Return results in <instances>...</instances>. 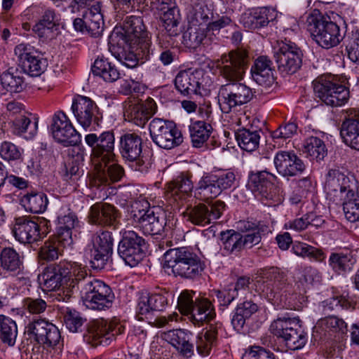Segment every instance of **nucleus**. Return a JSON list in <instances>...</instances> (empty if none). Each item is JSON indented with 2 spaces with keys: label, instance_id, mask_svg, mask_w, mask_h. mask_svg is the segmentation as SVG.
<instances>
[{
  "label": "nucleus",
  "instance_id": "25",
  "mask_svg": "<svg viewBox=\"0 0 359 359\" xmlns=\"http://www.w3.org/2000/svg\"><path fill=\"white\" fill-rule=\"evenodd\" d=\"M273 163L277 172L285 177L298 176L306 169L304 161L294 151L277 152Z\"/></svg>",
  "mask_w": 359,
  "mask_h": 359
},
{
  "label": "nucleus",
  "instance_id": "5",
  "mask_svg": "<svg viewBox=\"0 0 359 359\" xmlns=\"http://www.w3.org/2000/svg\"><path fill=\"white\" fill-rule=\"evenodd\" d=\"M24 316L28 320L25 322L27 325L24 330V337H27V340L30 341V343L34 341L46 345L60 353L62 344L60 343L61 336L57 327L44 319L38 318L36 316L32 319L27 316L25 312Z\"/></svg>",
  "mask_w": 359,
  "mask_h": 359
},
{
  "label": "nucleus",
  "instance_id": "2",
  "mask_svg": "<svg viewBox=\"0 0 359 359\" xmlns=\"http://www.w3.org/2000/svg\"><path fill=\"white\" fill-rule=\"evenodd\" d=\"M255 285L256 291L274 305H280L287 300L290 284L287 273L280 268L261 269L257 272Z\"/></svg>",
  "mask_w": 359,
  "mask_h": 359
},
{
  "label": "nucleus",
  "instance_id": "41",
  "mask_svg": "<svg viewBox=\"0 0 359 359\" xmlns=\"http://www.w3.org/2000/svg\"><path fill=\"white\" fill-rule=\"evenodd\" d=\"M217 327L210 324L200 332L196 338V348L198 353L203 356L210 354L217 341Z\"/></svg>",
  "mask_w": 359,
  "mask_h": 359
},
{
  "label": "nucleus",
  "instance_id": "45",
  "mask_svg": "<svg viewBox=\"0 0 359 359\" xmlns=\"http://www.w3.org/2000/svg\"><path fill=\"white\" fill-rule=\"evenodd\" d=\"M214 179L213 175H206L201 178L195 189V196L197 198L205 201L220 194Z\"/></svg>",
  "mask_w": 359,
  "mask_h": 359
},
{
  "label": "nucleus",
  "instance_id": "30",
  "mask_svg": "<svg viewBox=\"0 0 359 359\" xmlns=\"http://www.w3.org/2000/svg\"><path fill=\"white\" fill-rule=\"evenodd\" d=\"M346 114L341 124V135L347 145L359 151V108L349 109Z\"/></svg>",
  "mask_w": 359,
  "mask_h": 359
},
{
  "label": "nucleus",
  "instance_id": "28",
  "mask_svg": "<svg viewBox=\"0 0 359 359\" xmlns=\"http://www.w3.org/2000/svg\"><path fill=\"white\" fill-rule=\"evenodd\" d=\"M157 110L154 100L149 97L144 102L131 103L126 108L125 116L128 121L143 127Z\"/></svg>",
  "mask_w": 359,
  "mask_h": 359
},
{
  "label": "nucleus",
  "instance_id": "12",
  "mask_svg": "<svg viewBox=\"0 0 359 359\" xmlns=\"http://www.w3.org/2000/svg\"><path fill=\"white\" fill-rule=\"evenodd\" d=\"M124 330V326L116 320L97 319L88 325L83 339L92 346H107L116 336L122 334Z\"/></svg>",
  "mask_w": 359,
  "mask_h": 359
},
{
  "label": "nucleus",
  "instance_id": "44",
  "mask_svg": "<svg viewBox=\"0 0 359 359\" xmlns=\"http://www.w3.org/2000/svg\"><path fill=\"white\" fill-rule=\"evenodd\" d=\"M304 153L312 161L320 162L327 155V149L324 141L315 136L306 138L304 142Z\"/></svg>",
  "mask_w": 359,
  "mask_h": 359
},
{
  "label": "nucleus",
  "instance_id": "64",
  "mask_svg": "<svg viewBox=\"0 0 359 359\" xmlns=\"http://www.w3.org/2000/svg\"><path fill=\"white\" fill-rule=\"evenodd\" d=\"M137 48L136 54L141 63H144L151 59L154 55V50L151 48V42L147 36L145 39L137 41Z\"/></svg>",
  "mask_w": 359,
  "mask_h": 359
},
{
  "label": "nucleus",
  "instance_id": "27",
  "mask_svg": "<svg viewBox=\"0 0 359 359\" xmlns=\"http://www.w3.org/2000/svg\"><path fill=\"white\" fill-rule=\"evenodd\" d=\"M57 214V236L65 245H71L72 229L78 223L77 217L67 204L61 205Z\"/></svg>",
  "mask_w": 359,
  "mask_h": 359
},
{
  "label": "nucleus",
  "instance_id": "22",
  "mask_svg": "<svg viewBox=\"0 0 359 359\" xmlns=\"http://www.w3.org/2000/svg\"><path fill=\"white\" fill-rule=\"evenodd\" d=\"M226 205L222 201H216L206 205L199 204L187 208L184 215L187 221L194 225L205 226L219 219L225 210Z\"/></svg>",
  "mask_w": 359,
  "mask_h": 359
},
{
  "label": "nucleus",
  "instance_id": "15",
  "mask_svg": "<svg viewBox=\"0 0 359 359\" xmlns=\"http://www.w3.org/2000/svg\"><path fill=\"white\" fill-rule=\"evenodd\" d=\"M253 97L252 89L240 81L227 83L219 89L218 98L221 109L229 113L233 108L249 102Z\"/></svg>",
  "mask_w": 359,
  "mask_h": 359
},
{
  "label": "nucleus",
  "instance_id": "6",
  "mask_svg": "<svg viewBox=\"0 0 359 359\" xmlns=\"http://www.w3.org/2000/svg\"><path fill=\"white\" fill-rule=\"evenodd\" d=\"M307 22L313 39L322 48L329 49L337 46L341 41L339 27L329 16L320 13L311 14Z\"/></svg>",
  "mask_w": 359,
  "mask_h": 359
},
{
  "label": "nucleus",
  "instance_id": "14",
  "mask_svg": "<svg viewBox=\"0 0 359 359\" xmlns=\"http://www.w3.org/2000/svg\"><path fill=\"white\" fill-rule=\"evenodd\" d=\"M149 129L152 141L161 148L171 149L183 142L182 133L173 121L155 118Z\"/></svg>",
  "mask_w": 359,
  "mask_h": 359
},
{
  "label": "nucleus",
  "instance_id": "9",
  "mask_svg": "<svg viewBox=\"0 0 359 359\" xmlns=\"http://www.w3.org/2000/svg\"><path fill=\"white\" fill-rule=\"evenodd\" d=\"M324 189L327 198L336 204H341L343 201L355 196L357 191L355 179L339 169L328 170L325 175Z\"/></svg>",
  "mask_w": 359,
  "mask_h": 359
},
{
  "label": "nucleus",
  "instance_id": "35",
  "mask_svg": "<svg viewBox=\"0 0 359 359\" xmlns=\"http://www.w3.org/2000/svg\"><path fill=\"white\" fill-rule=\"evenodd\" d=\"M124 39L130 46L135 45L137 41L145 39L149 33L140 16H127L123 24Z\"/></svg>",
  "mask_w": 359,
  "mask_h": 359
},
{
  "label": "nucleus",
  "instance_id": "60",
  "mask_svg": "<svg viewBox=\"0 0 359 359\" xmlns=\"http://www.w3.org/2000/svg\"><path fill=\"white\" fill-rule=\"evenodd\" d=\"M346 218L351 222L359 220V194L356 191L355 196H351L341 203Z\"/></svg>",
  "mask_w": 359,
  "mask_h": 359
},
{
  "label": "nucleus",
  "instance_id": "1",
  "mask_svg": "<svg viewBox=\"0 0 359 359\" xmlns=\"http://www.w3.org/2000/svg\"><path fill=\"white\" fill-rule=\"evenodd\" d=\"M205 267V262L187 248H172L163 255V268L170 269L176 277L196 280L202 276Z\"/></svg>",
  "mask_w": 359,
  "mask_h": 359
},
{
  "label": "nucleus",
  "instance_id": "7",
  "mask_svg": "<svg viewBox=\"0 0 359 359\" xmlns=\"http://www.w3.org/2000/svg\"><path fill=\"white\" fill-rule=\"evenodd\" d=\"M316 96L332 107L344 105L350 97L349 88L332 76H320L313 83Z\"/></svg>",
  "mask_w": 359,
  "mask_h": 359
},
{
  "label": "nucleus",
  "instance_id": "21",
  "mask_svg": "<svg viewBox=\"0 0 359 359\" xmlns=\"http://www.w3.org/2000/svg\"><path fill=\"white\" fill-rule=\"evenodd\" d=\"M50 130L54 140L65 147L74 146L81 141L80 134L62 111L53 115Z\"/></svg>",
  "mask_w": 359,
  "mask_h": 359
},
{
  "label": "nucleus",
  "instance_id": "46",
  "mask_svg": "<svg viewBox=\"0 0 359 359\" xmlns=\"http://www.w3.org/2000/svg\"><path fill=\"white\" fill-rule=\"evenodd\" d=\"M221 236L224 255H235L237 256L243 250L242 234L240 232L229 230L226 232H222Z\"/></svg>",
  "mask_w": 359,
  "mask_h": 359
},
{
  "label": "nucleus",
  "instance_id": "10",
  "mask_svg": "<svg viewBox=\"0 0 359 359\" xmlns=\"http://www.w3.org/2000/svg\"><path fill=\"white\" fill-rule=\"evenodd\" d=\"M277 179L266 170L250 172L248 186L262 203L272 206L281 201L279 189L275 184Z\"/></svg>",
  "mask_w": 359,
  "mask_h": 359
},
{
  "label": "nucleus",
  "instance_id": "36",
  "mask_svg": "<svg viewBox=\"0 0 359 359\" xmlns=\"http://www.w3.org/2000/svg\"><path fill=\"white\" fill-rule=\"evenodd\" d=\"M347 330V324L342 318L336 316H328L318 320L313 332L320 335V338H330L337 333H344Z\"/></svg>",
  "mask_w": 359,
  "mask_h": 359
},
{
  "label": "nucleus",
  "instance_id": "33",
  "mask_svg": "<svg viewBox=\"0 0 359 359\" xmlns=\"http://www.w3.org/2000/svg\"><path fill=\"white\" fill-rule=\"evenodd\" d=\"M158 10L161 12L160 19L162 26L170 36H175L179 34V24L180 21V11L175 3H167L162 0Z\"/></svg>",
  "mask_w": 359,
  "mask_h": 359
},
{
  "label": "nucleus",
  "instance_id": "38",
  "mask_svg": "<svg viewBox=\"0 0 359 359\" xmlns=\"http://www.w3.org/2000/svg\"><path fill=\"white\" fill-rule=\"evenodd\" d=\"M170 191L168 194L173 198L175 201L177 200L182 203L187 197L191 196L194 184L191 181V175L189 172H181L169 184Z\"/></svg>",
  "mask_w": 359,
  "mask_h": 359
},
{
  "label": "nucleus",
  "instance_id": "58",
  "mask_svg": "<svg viewBox=\"0 0 359 359\" xmlns=\"http://www.w3.org/2000/svg\"><path fill=\"white\" fill-rule=\"evenodd\" d=\"M355 303L343 296H336L328 298L322 302L323 310L325 314L332 312L339 307L349 309H354Z\"/></svg>",
  "mask_w": 359,
  "mask_h": 359
},
{
  "label": "nucleus",
  "instance_id": "50",
  "mask_svg": "<svg viewBox=\"0 0 359 359\" xmlns=\"http://www.w3.org/2000/svg\"><path fill=\"white\" fill-rule=\"evenodd\" d=\"M24 47V73L30 76H38L43 71V62L40 54L36 50L27 51Z\"/></svg>",
  "mask_w": 359,
  "mask_h": 359
},
{
  "label": "nucleus",
  "instance_id": "18",
  "mask_svg": "<svg viewBox=\"0 0 359 359\" xmlns=\"http://www.w3.org/2000/svg\"><path fill=\"white\" fill-rule=\"evenodd\" d=\"M144 239L134 231H124L118 245V254L130 267L136 266L143 259Z\"/></svg>",
  "mask_w": 359,
  "mask_h": 359
},
{
  "label": "nucleus",
  "instance_id": "16",
  "mask_svg": "<svg viewBox=\"0 0 359 359\" xmlns=\"http://www.w3.org/2000/svg\"><path fill=\"white\" fill-rule=\"evenodd\" d=\"M86 143L91 148L93 165L109 162L115 158V137L113 130L104 131L97 135L90 133L85 136Z\"/></svg>",
  "mask_w": 359,
  "mask_h": 359
},
{
  "label": "nucleus",
  "instance_id": "63",
  "mask_svg": "<svg viewBox=\"0 0 359 359\" xmlns=\"http://www.w3.org/2000/svg\"><path fill=\"white\" fill-rule=\"evenodd\" d=\"M194 19L198 25L201 26L203 24H206L212 18L213 13L211 9L204 3H198L194 6Z\"/></svg>",
  "mask_w": 359,
  "mask_h": 359
},
{
  "label": "nucleus",
  "instance_id": "47",
  "mask_svg": "<svg viewBox=\"0 0 359 359\" xmlns=\"http://www.w3.org/2000/svg\"><path fill=\"white\" fill-rule=\"evenodd\" d=\"M212 130V126L205 121H197L192 123L189 126V132L193 146L201 147L210 137Z\"/></svg>",
  "mask_w": 359,
  "mask_h": 359
},
{
  "label": "nucleus",
  "instance_id": "3",
  "mask_svg": "<svg viewBox=\"0 0 359 359\" xmlns=\"http://www.w3.org/2000/svg\"><path fill=\"white\" fill-rule=\"evenodd\" d=\"M81 298L86 308L95 311H105L112 307L115 294L104 281L88 278L81 282Z\"/></svg>",
  "mask_w": 359,
  "mask_h": 359
},
{
  "label": "nucleus",
  "instance_id": "56",
  "mask_svg": "<svg viewBox=\"0 0 359 359\" xmlns=\"http://www.w3.org/2000/svg\"><path fill=\"white\" fill-rule=\"evenodd\" d=\"M85 22L86 24V32L91 36L97 37L103 31L102 15L99 12L93 10H88L85 12Z\"/></svg>",
  "mask_w": 359,
  "mask_h": 359
},
{
  "label": "nucleus",
  "instance_id": "8",
  "mask_svg": "<svg viewBox=\"0 0 359 359\" xmlns=\"http://www.w3.org/2000/svg\"><path fill=\"white\" fill-rule=\"evenodd\" d=\"M271 332L281 338L290 350L300 349L307 341V335L297 318L279 317L270 326Z\"/></svg>",
  "mask_w": 359,
  "mask_h": 359
},
{
  "label": "nucleus",
  "instance_id": "43",
  "mask_svg": "<svg viewBox=\"0 0 359 359\" xmlns=\"http://www.w3.org/2000/svg\"><path fill=\"white\" fill-rule=\"evenodd\" d=\"M92 72L107 82H114L120 78V72L116 66L104 57H98L95 60Z\"/></svg>",
  "mask_w": 359,
  "mask_h": 359
},
{
  "label": "nucleus",
  "instance_id": "59",
  "mask_svg": "<svg viewBox=\"0 0 359 359\" xmlns=\"http://www.w3.org/2000/svg\"><path fill=\"white\" fill-rule=\"evenodd\" d=\"M0 260L1 266L8 271H15L20 268V256L11 248H5L2 250Z\"/></svg>",
  "mask_w": 359,
  "mask_h": 359
},
{
  "label": "nucleus",
  "instance_id": "4",
  "mask_svg": "<svg viewBox=\"0 0 359 359\" xmlns=\"http://www.w3.org/2000/svg\"><path fill=\"white\" fill-rule=\"evenodd\" d=\"M133 218L144 234L161 235L166 222L163 213L156 207H150L144 198L135 201L133 205Z\"/></svg>",
  "mask_w": 359,
  "mask_h": 359
},
{
  "label": "nucleus",
  "instance_id": "55",
  "mask_svg": "<svg viewBox=\"0 0 359 359\" xmlns=\"http://www.w3.org/2000/svg\"><path fill=\"white\" fill-rule=\"evenodd\" d=\"M24 208L32 213H41L47 206L48 200L42 193L27 194L24 196Z\"/></svg>",
  "mask_w": 359,
  "mask_h": 359
},
{
  "label": "nucleus",
  "instance_id": "34",
  "mask_svg": "<svg viewBox=\"0 0 359 359\" xmlns=\"http://www.w3.org/2000/svg\"><path fill=\"white\" fill-rule=\"evenodd\" d=\"M168 304V299L163 293L142 292L138 298L137 313L147 316L153 311H163Z\"/></svg>",
  "mask_w": 359,
  "mask_h": 359
},
{
  "label": "nucleus",
  "instance_id": "51",
  "mask_svg": "<svg viewBox=\"0 0 359 359\" xmlns=\"http://www.w3.org/2000/svg\"><path fill=\"white\" fill-rule=\"evenodd\" d=\"M329 263L334 271L341 273L351 270L355 259L350 252H333L330 257Z\"/></svg>",
  "mask_w": 359,
  "mask_h": 359
},
{
  "label": "nucleus",
  "instance_id": "29",
  "mask_svg": "<svg viewBox=\"0 0 359 359\" xmlns=\"http://www.w3.org/2000/svg\"><path fill=\"white\" fill-rule=\"evenodd\" d=\"M164 338L184 358L189 359L194 354V345L191 341L192 334L188 330L176 329L164 333Z\"/></svg>",
  "mask_w": 359,
  "mask_h": 359
},
{
  "label": "nucleus",
  "instance_id": "11",
  "mask_svg": "<svg viewBox=\"0 0 359 359\" xmlns=\"http://www.w3.org/2000/svg\"><path fill=\"white\" fill-rule=\"evenodd\" d=\"M249 57L243 49L231 50L222 54L216 62L219 74L228 83L241 81L248 67Z\"/></svg>",
  "mask_w": 359,
  "mask_h": 359
},
{
  "label": "nucleus",
  "instance_id": "37",
  "mask_svg": "<svg viewBox=\"0 0 359 359\" xmlns=\"http://www.w3.org/2000/svg\"><path fill=\"white\" fill-rule=\"evenodd\" d=\"M214 306L208 299L195 298V305L187 316L189 320L196 326L209 323L215 318Z\"/></svg>",
  "mask_w": 359,
  "mask_h": 359
},
{
  "label": "nucleus",
  "instance_id": "39",
  "mask_svg": "<svg viewBox=\"0 0 359 359\" xmlns=\"http://www.w3.org/2000/svg\"><path fill=\"white\" fill-rule=\"evenodd\" d=\"M200 74L198 71L190 69L180 72L175 79L176 89L184 95L198 93L201 86L198 78Z\"/></svg>",
  "mask_w": 359,
  "mask_h": 359
},
{
  "label": "nucleus",
  "instance_id": "32",
  "mask_svg": "<svg viewBox=\"0 0 359 359\" xmlns=\"http://www.w3.org/2000/svg\"><path fill=\"white\" fill-rule=\"evenodd\" d=\"M272 61L265 55L258 57L251 67L252 79L259 86L271 87L275 81Z\"/></svg>",
  "mask_w": 359,
  "mask_h": 359
},
{
  "label": "nucleus",
  "instance_id": "26",
  "mask_svg": "<svg viewBox=\"0 0 359 359\" xmlns=\"http://www.w3.org/2000/svg\"><path fill=\"white\" fill-rule=\"evenodd\" d=\"M276 17L274 9L269 7L255 8L245 11L241 17V23L248 29L266 27Z\"/></svg>",
  "mask_w": 359,
  "mask_h": 359
},
{
  "label": "nucleus",
  "instance_id": "17",
  "mask_svg": "<svg viewBox=\"0 0 359 359\" xmlns=\"http://www.w3.org/2000/svg\"><path fill=\"white\" fill-rule=\"evenodd\" d=\"M119 152L123 159L132 163L131 167L135 170L147 171L148 166L141 156L142 139L135 133L122 134L118 142Z\"/></svg>",
  "mask_w": 359,
  "mask_h": 359
},
{
  "label": "nucleus",
  "instance_id": "57",
  "mask_svg": "<svg viewBox=\"0 0 359 359\" xmlns=\"http://www.w3.org/2000/svg\"><path fill=\"white\" fill-rule=\"evenodd\" d=\"M66 269L67 274V283L69 282V287L72 289L76 286L80 290H81V282L84 281L90 276H87L86 271L84 267H82L81 264L74 263L71 264V267L69 269Z\"/></svg>",
  "mask_w": 359,
  "mask_h": 359
},
{
  "label": "nucleus",
  "instance_id": "61",
  "mask_svg": "<svg viewBox=\"0 0 359 359\" xmlns=\"http://www.w3.org/2000/svg\"><path fill=\"white\" fill-rule=\"evenodd\" d=\"M39 118L36 114L29 112L24 114V138L32 140L38 130Z\"/></svg>",
  "mask_w": 359,
  "mask_h": 359
},
{
  "label": "nucleus",
  "instance_id": "48",
  "mask_svg": "<svg viewBox=\"0 0 359 359\" xmlns=\"http://www.w3.org/2000/svg\"><path fill=\"white\" fill-rule=\"evenodd\" d=\"M58 310L63 318L64 323L66 327L72 332H77L81 330V327L85 322L79 312L73 308L65 306L64 305L57 306Z\"/></svg>",
  "mask_w": 359,
  "mask_h": 359
},
{
  "label": "nucleus",
  "instance_id": "53",
  "mask_svg": "<svg viewBox=\"0 0 359 359\" xmlns=\"http://www.w3.org/2000/svg\"><path fill=\"white\" fill-rule=\"evenodd\" d=\"M18 334L17 325L8 317L0 315V339L8 346H13Z\"/></svg>",
  "mask_w": 359,
  "mask_h": 359
},
{
  "label": "nucleus",
  "instance_id": "23",
  "mask_svg": "<svg viewBox=\"0 0 359 359\" xmlns=\"http://www.w3.org/2000/svg\"><path fill=\"white\" fill-rule=\"evenodd\" d=\"M39 278L44 290H59L55 294L58 302L67 303L71 299L72 294L70 290H68L66 294L63 291L62 294L59 290L62 281L67 282L66 269L61 264H50L47 266Z\"/></svg>",
  "mask_w": 359,
  "mask_h": 359
},
{
  "label": "nucleus",
  "instance_id": "54",
  "mask_svg": "<svg viewBox=\"0 0 359 359\" xmlns=\"http://www.w3.org/2000/svg\"><path fill=\"white\" fill-rule=\"evenodd\" d=\"M67 245L60 241L58 236H57L55 239L45 242L39 251V257L47 262L57 259L62 250V247L65 248Z\"/></svg>",
  "mask_w": 359,
  "mask_h": 359
},
{
  "label": "nucleus",
  "instance_id": "19",
  "mask_svg": "<svg viewBox=\"0 0 359 359\" xmlns=\"http://www.w3.org/2000/svg\"><path fill=\"white\" fill-rule=\"evenodd\" d=\"M111 233L100 231L93 234L91 239L92 248L90 249V264L94 269H102L113 252Z\"/></svg>",
  "mask_w": 359,
  "mask_h": 359
},
{
  "label": "nucleus",
  "instance_id": "13",
  "mask_svg": "<svg viewBox=\"0 0 359 359\" xmlns=\"http://www.w3.org/2000/svg\"><path fill=\"white\" fill-rule=\"evenodd\" d=\"M279 72L285 74L296 73L302 64L303 53L298 46L285 39L278 41L273 53Z\"/></svg>",
  "mask_w": 359,
  "mask_h": 359
},
{
  "label": "nucleus",
  "instance_id": "40",
  "mask_svg": "<svg viewBox=\"0 0 359 359\" xmlns=\"http://www.w3.org/2000/svg\"><path fill=\"white\" fill-rule=\"evenodd\" d=\"M32 30L39 37H54L59 30V22L55 11L50 8L46 9L41 18L33 27Z\"/></svg>",
  "mask_w": 359,
  "mask_h": 359
},
{
  "label": "nucleus",
  "instance_id": "24",
  "mask_svg": "<svg viewBox=\"0 0 359 359\" xmlns=\"http://www.w3.org/2000/svg\"><path fill=\"white\" fill-rule=\"evenodd\" d=\"M93 166L94 171L90 180V185L93 187L109 186L111 183L119 182L125 175L123 168L115 163L114 159Z\"/></svg>",
  "mask_w": 359,
  "mask_h": 359
},
{
  "label": "nucleus",
  "instance_id": "52",
  "mask_svg": "<svg viewBox=\"0 0 359 359\" xmlns=\"http://www.w3.org/2000/svg\"><path fill=\"white\" fill-rule=\"evenodd\" d=\"M205 29L196 25L188 27L183 34L182 43L188 48H197L206 37Z\"/></svg>",
  "mask_w": 359,
  "mask_h": 359
},
{
  "label": "nucleus",
  "instance_id": "20",
  "mask_svg": "<svg viewBox=\"0 0 359 359\" xmlns=\"http://www.w3.org/2000/svg\"><path fill=\"white\" fill-rule=\"evenodd\" d=\"M72 110L79 124L86 130L91 126H99L102 118L96 103L86 96L77 95L74 97Z\"/></svg>",
  "mask_w": 359,
  "mask_h": 359
},
{
  "label": "nucleus",
  "instance_id": "42",
  "mask_svg": "<svg viewBox=\"0 0 359 359\" xmlns=\"http://www.w3.org/2000/svg\"><path fill=\"white\" fill-rule=\"evenodd\" d=\"M258 309V305L252 300H245L238 304L235 309L231 319L233 328L238 331L241 330L245 324L246 320L255 314Z\"/></svg>",
  "mask_w": 359,
  "mask_h": 359
},
{
  "label": "nucleus",
  "instance_id": "49",
  "mask_svg": "<svg viewBox=\"0 0 359 359\" xmlns=\"http://www.w3.org/2000/svg\"><path fill=\"white\" fill-rule=\"evenodd\" d=\"M236 139L239 147L248 152L256 150L259 144L260 135L257 130L243 128L236 133Z\"/></svg>",
  "mask_w": 359,
  "mask_h": 359
},
{
  "label": "nucleus",
  "instance_id": "31",
  "mask_svg": "<svg viewBox=\"0 0 359 359\" xmlns=\"http://www.w3.org/2000/svg\"><path fill=\"white\" fill-rule=\"evenodd\" d=\"M119 215L118 210L114 205L97 203L91 206L88 218L91 224L110 226L116 224Z\"/></svg>",
  "mask_w": 359,
  "mask_h": 359
},
{
  "label": "nucleus",
  "instance_id": "62",
  "mask_svg": "<svg viewBox=\"0 0 359 359\" xmlns=\"http://www.w3.org/2000/svg\"><path fill=\"white\" fill-rule=\"evenodd\" d=\"M195 292L184 290L181 292L177 299V307L184 315L188 316L195 305L194 296Z\"/></svg>",
  "mask_w": 359,
  "mask_h": 359
}]
</instances>
